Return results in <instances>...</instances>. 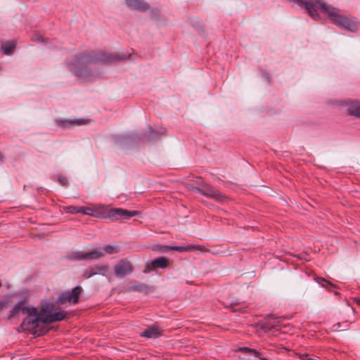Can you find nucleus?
Masks as SVG:
<instances>
[{
  "mask_svg": "<svg viewBox=\"0 0 360 360\" xmlns=\"http://www.w3.org/2000/svg\"><path fill=\"white\" fill-rule=\"evenodd\" d=\"M316 281L321 286L328 290L334 286L333 284L322 278H317Z\"/></svg>",
  "mask_w": 360,
  "mask_h": 360,
  "instance_id": "18",
  "label": "nucleus"
},
{
  "mask_svg": "<svg viewBox=\"0 0 360 360\" xmlns=\"http://www.w3.org/2000/svg\"><path fill=\"white\" fill-rule=\"evenodd\" d=\"M68 258L73 260H86L85 253L79 251L72 252Z\"/></svg>",
  "mask_w": 360,
  "mask_h": 360,
  "instance_id": "17",
  "label": "nucleus"
},
{
  "mask_svg": "<svg viewBox=\"0 0 360 360\" xmlns=\"http://www.w3.org/2000/svg\"><path fill=\"white\" fill-rule=\"evenodd\" d=\"M78 123L79 124H81L79 121H68V120H62V121H58V124L62 126L63 127H65L68 125H70L73 123Z\"/></svg>",
  "mask_w": 360,
  "mask_h": 360,
  "instance_id": "24",
  "label": "nucleus"
},
{
  "mask_svg": "<svg viewBox=\"0 0 360 360\" xmlns=\"http://www.w3.org/2000/svg\"><path fill=\"white\" fill-rule=\"evenodd\" d=\"M32 40L35 41H43V39L39 35H35L33 37Z\"/></svg>",
  "mask_w": 360,
  "mask_h": 360,
  "instance_id": "30",
  "label": "nucleus"
},
{
  "mask_svg": "<svg viewBox=\"0 0 360 360\" xmlns=\"http://www.w3.org/2000/svg\"><path fill=\"white\" fill-rule=\"evenodd\" d=\"M15 47V45L14 41H7L2 44L1 49L4 54L8 55L12 53Z\"/></svg>",
  "mask_w": 360,
  "mask_h": 360,
  "instance_id": "15",
  "label": "nucleus"
},
{
  "mask_svg": "<svg viewBox=\"0 0 360 360\" xmlns=\"http://www.w3.org/2000/svg\"><path fill=\"white\" fill-rule=\"evenodd\" d=\"M98 209L101 210L104 217L113 220L127 219L135 215V211L129 212L121 208H111L101 205L98 206Z\"/></svg>",
  "mask_w": 360,
  "mask_h": 360,
  "instance_id": "3",
  "label": "nucleus"
},
{
  "mask_svg": "<svg viewBox=\"0 0 360 360\" xmlns=\"http://www.w3.org/2000/svg\"><path fill=\"white\" fill-rule=\"evenodd\" d=\"M101 250L103 252H104V255L105 254L112 255L119 252V248L112 245H105L103 248H101Z\"/></svg>",
  "mask_w": 360,
  "mask_h": 360,
  "instance_id": "16",
  "label": "nucleus"
},
{
  "mask_svg": "<svg viewBox=\"0 0 360 360\" xmlns=\"http://www.w3.org/2000/svg\"><path fill=\"white\" fill-rule=\"evenodd\" d=\"M133 270L132 264L127 259L120 260L114 268L115 274L117 277H124L129 274Z\"/></svg>",
  "mask_w": 360,
  "mask_h": 360,
  "instance_id": "5",
  "label": "nucleus"
},
{
  "mask_svg": "<svg viewBox=\"0 0 360 360\" xmlns=\"http://www.w3.org/2000/svg\"><path fill=\"white\" fill-rule=\"evenodd\" d=\"M151 17L155 20L160 21V24H161L162 22L165 20V18L160 15V11L158 10H152Z\"/></svg>",
  "mask_w": 360,
  "mask_h": 360,
  "instance_id": "19",
  "label": "nucleus"
},
{
  "mask_svg": "<svg viewBox=\"0 0 360 360\" xmlns=\"http://www.w3.org/2000/svg\"><path fill=\"white\" fill-rule=\"evenodd\" d=\"M124 8L131 11L135 10V0H124L123 4Z\"/></svg>",
  "mask_w": 360,
  "mask_h": 360,
  "instance_id": "20",
  "label": "nucleus"
},
{
  "mask_svg": "<svg viewBox=\"0 0 360 360\" xmlns=\"http://www.w3.org/2000/svg\"><path fill=\"white\" fill-rule=\"evenodd\" d=\"M95 271H97V274H101L102 276H105V273L108 271V266L107 265H101L97 266L95 267Z\"/></svg>",
  "mask_w": 360,
  "mask_h": 360,
  "instance_id": "22",
  "label": "nucleus"
},
{
  "mask_svg": "<svg viewBox=\"0 0 360 360\" xmlns=\"http://www.w3.org/2000/svg\"><path fill=\"white\" fill-rule=\"evenodd\" d=\"M114 139L116 143L120 146H127L133 143L134 136L132 134H122L116 135Z\"/></svg>",
  "mask_w": 360,
  "mask_h": 360,
  "instance_id": "9",
  "label": "nucleus"
},
{
  "mask_svg": "<svg viewBox=\"0 0 360 360\" xmlns=\"http://www.w3.org/2000/svg\"><path fill=\"white\" fill-rule=\"evenodd\" d=\"M136 11H144L148 9V6L147 4L144 3L143 1H140V0H136Z\"/></svg>",
  "mask_w": 360,
  "mask_h": 360,
  "instance_id": "23",
  "label": "nucleus"
},
{
  "mask_svg": "<svg viewBox=\"0 0 360 360\" xmlns=\"http://www.w3.org/2000/svg\"><path fill=\"white\" fill-rule=\"evenodd\" d=\"M167 264L168 259L160 257L148 263L145 269L143 270V272L146 274L153 270H156L157 269H165L167 266Z\"/></svg>",
  "mask_w": 360,
  "mask_h": 360,
  "instance_id": "6",
  "label": "nucleus"
},
{
  "mask_svg": "<svg viewBox=\"0 0 360 360\" xmlns=\"http://www.w3.org/2000/svg\"><path fill=\"white\" fill-rule=\"evenodd\" d=\"M81 207H76V206H67L64 207L65 210L68 213L70 214H75V213H79L80 212H82L80 210Z\"/></svg>",
  "mask_w": 360,
  "mask_h": 360,
  "instance_id": "21",
  "label": "nucleus"
},
{
  "mask_svg": "<svg viewBox=\"0 0 360 360\" xmlns=\"http://www.w3.org/2000/svg\"><path fill=\"white\" fill-rule=\"evenodd\" d=\"M151 136L152 137H155L156 136V134L151 133Z\"/></svg>",
  "mask_w": 360,
  "mask_h": 360,
  "instance_id": "33",
  "label": "nucleus"
},
{
  "mask_svg": "<svg viewBox=\"0 0 360 360\" xmlns=\"http://www.w3.org/2000/svg\"><path fill=\"white\" fill-rule=\"evenodd\" d=\"M80 210L82 211V212H80L79 213H82L84 214H87V215H90V216H93V213H91V211H93V209L92 208H90V207H80Z\"/></svg>",
  "mask_w": 360,
  "mask_h": 360,
  "instance_id": "26",
  "label": "nucleus"
},
{
  "mask_svg": "<svg viewBox=\"0 0 360 360\" xmlns=\"http://www.w3.org/2000/svg\"><path fill=\"white\" fill-rule=\"evenodd\" d=\"M161 335L160 329L157 326L149 327L141 335L147 338H156Z\"/></svg>",
  "mask_w": 360,
  "mask_h": 360,
  "instance_id": "11",
  "label": "nucleus"
},
{
  "mask_svg": "<svg viewBox=\"0 0 360 360\" xmlns=\"http://www.w3.org/2000/svg\"><path fill=\"white\" fill-rule=\"evenodd\" d=\"M136 290L139 291H144L146 293H148L150 291V288L148 287L144 288L143 285H136Z\"/></svg>",
  "mask_w": 360,
  "mask_h": 360,
  "instance_id": "27",
  "label": "nucleus"
},
{
  "mask_svg": "<svg viewBox=\"0 0 360 360\" xmlns=\"http://www.w3.org/2000/svg\"><path fill=\"white\" fill-rule=\"evenodd\" d=\"M97 271H95L94 269H89V270H86L84 273V276L86 278H89L97 274Z\"/></svg>",
  "mask_w": 360,
  "mask_h": 360,
  "instance_id": "25",
  "label": "nucleus"
},
{
  "mask_svg": "<svg viewBox=\"0 0 360 360\" xmlns=\"http://www.w3.org/2000/svg\"><path fill=\"white\" fill-rule=\"evenodd\" d=\"M300 359L302 360H319L317 358H314V357L309 356V355L307 354H300Z\"/></svg>",
  "mask_w": 360,
  "mask_h": 360,
  "instance_id": "29",
  "label": "nucleus"
},
{
  "mask_svg": "<svg viewBox=\"0 0 360 360\" xmlns=\"http://www.w3.org/2000/svg\"><path fill=\"white\" fill-rule=\"evenodd\" d=\"M54 311L55 306L52 303L43 304L41 311L38 312L36 308L28 307L25 302H20L11 311L10 317H14L20 314H26L27 317L23 320L22 324L28 328H35L40 323H44L46 316L53 314Z\"/></svg>",
  "mask_w": 360,
  "mask_h": 360,
  "instance_id": "2",
  "label": "nucleus"
},
{
  "mask_svg": "<svg viewBox=\"0 0 360 360\" xmlns=\"http://www.w3.org/2000/svg\"><path fill=\"white\" fill-rule=\"evenodd\" d=\"M58 181L63 186H67L68 184V180L67 177L63 176H58Z\"/></svg>",
  "mask_w": 360,
  "mask_h": 360,
  "instance_id": "28",
  "label": "nucleus"
},
{
  "mask_svg": "<svg viewBox=\"0 0 360 360\" xmlns=\"http://www.w3.org/2000/svg\"><path fill=\"white\" fill-rule=\"evenodd\" d=\"M3 155L1 153H0V162H1L3 160Z\"/></svg>",
  "mask_w": 360,
  "mask_h": 360,
  "instance_id": "32",
  "label": "nucleus"
},
{
  "mask_svg": "<svg viewBox=\"0 0 360 360\" xmlns=\"http://www.w3.org/2000/svg\"><path fill=\"white\" fill-rule=\"evenodd\" d=\"M66 316V312L64 311L59 310L58 311H54L53 314H49V316H46L44 319V323H51L55 321H59L63 320Z\"/></svg>",
  "mask_w": 360,
  "mask_h": 360,
  "instance_id": "10",
  "label": "nucleus"
},
{
  "mask_svg": "<svg viewBox=\"0 0 360 360\" xmlns=\"http://www.w3.org/2000/svg\"><path fill=\"white\" fill-rule=\"evenodd\" d=\"M357 304L360 306V299L357 300Z\"/></svg>",
  "mask_w": 360,
  "mask_h": 360,
  "instance_id": "34",
  "label": "nucleus"
},
{
  "mask_svg": "<svg viewBox=\"0 0 360 360\" xmlns=\"http://www.w3.org/2000/svg\"><path fill=\"white\" fill-rule=\"evenodd\" d=\"M167 249L169 250H174L179 252H188V251H194L196 252H208V250L207 248L204 245H188L186 246H181V245H174V246H166Z\"/></svg>",
  "mask_w": 360,
  "mask_h": 360,
  "instance_id": "7",
  "label": "nucleus"
},
{
  "mask_svg": "<svg viewBox=\"0 0 360 360\" xmlns=\"http://www.w3.org/2000/svg\"><path fill=\"white\" fill-rule=\"evenodd\" d=\"M118 59L117 55L110 53H79L72 60L67 61L66 65L77 77L88 79L91 75V68L96 63H110Z\"/></svg>",
  "mask_w": 360,
  "mask_h": 360,
  "instance_id": "1",
  "label": "nucleus"
},
{
  "mask_svg": "<svg viewBox=\"0 0 360 360\" xmlns=\"http://www.w3.org/2000/svg\"><path fill=\"white\" fill-rule=\"evenodd\" d=\"M1 307V304H0V308Z\"/></svg>",
  "mask_w": 360,
  "mask_h": 360,
  "instance_id": "35",
  "label": "nucleus"
},
{
  "mask_svg": "<svg viewBox=\"0 0 360 360\" xmlns=\"http://www.w3.org/2000/svg\"><path fill=\"white\" fill-rule=\"evenodd\" d=\"M238 350L240 351V352H248L250 354H252L254 356V359H250V360H268L265 358L261 357L259 356V352L253 349L243 347H239L238 349Z\"/></svg>",
  "mask_w": 360,
  "mask_h": 360,
  "instance_id": "13",
  "label": "nucleus"
},
{
  "mask_svg": "<svg viewBox=\"0 0 360 360\" xmlns=\"http://www.w3.org/2000/svg\"><path fill=\"white\" fill-rule=\"evenodd\" d=\"M245 352L249 355V357L248 358V360H250V359H254V356L252 354H250L248 352Z\"/></svg>",
  "mask_w": 360,
  "mask_h": 360,
  "instance_id": "31",
  "label": "nucleus"
},
{
  "mask_svg": "<svg viewBox=\"0 0 360 360\" xmlns=\"http://www.w3.org/2000/svg\"><path fill=\"white\" fill-rule=\"evenodd\" d=\"M103 256H104V252H103L101 248L96 249L90 252L85 253L86 260L99 259Z\"/></svg>",
  "mask_w": 360,
  "mask_h": 360,
  "instance_id": "12",
  "label": "nucleus"
},
{
  "mask_svg": "<svg viewBox=\"0 0 360 360\" xmlns=\"http://www.w3.org/2000/svg\"><path fill=\"white\" fill-rule=\"evenodd\" d=\"M198 191L217 200H221L223 199V196L219 191L207 185H205L202 189H198Z\"/></svg>",
  "mask_w": 360,
  "mask_h": 360,
  "instance_id": "8",
  "label": "nucleus"
},
{
  "mask_svg": "<svg viewBox=\"0 0 360 360\" xmlns=\"http://www.w3.org/2000/svg\"><path fill=\"white\" fill-rule=\"evenodd\" d=\"M82 291L80 286H76L71 291H65L60 293L58 297V303L63 304L66 302L77 304L79 302V296Z\"/></svg>",
  "mask_w": 360,
  "mask_h": 360,
  "instance_id": "4",
  "label": "nucleus"
},
{
  "mask_svg": "<svg viewBox=\"0 0 360 360\" xmlns=\"http://www.w3.org/2000/svg\"><path fill=\"white\" fill-rule=\"evenodd\" d=\"M347 112L349 115H355L360 117V103H354L351 104L348 108Z\"/></svg>",
  "mask_w": 360,
  "mask_h": 360,
  "instance_id": "14",
  "label": "nucleus"
}]
</instances>
